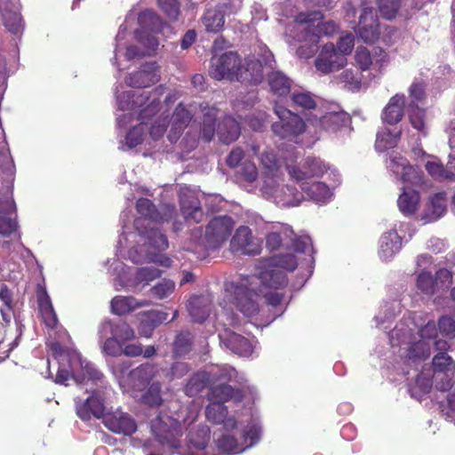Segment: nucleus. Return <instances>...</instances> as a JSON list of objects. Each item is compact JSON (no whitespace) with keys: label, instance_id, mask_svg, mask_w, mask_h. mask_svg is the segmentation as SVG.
Returning a JSON list of instances; mask_svg holds the SVG:
<instances>
[{"label":"nucleus","instance_id":"nucleus-1","mask_svg":"<svg viewBox=\"0 0 455 455\" xmlns=\"http://www.w3.org/2000/svg\"><path fill=\"white\" fill-rule=\"evenodd\" d=\"M354 59L356 67L344 69L338 77L339 83L351 92H358L362 88L363 71L372 69L381 74L390 60L388 53L379 46H372L371 49L357 46Z\"/></svg>","mask_w":455,"mask_h":455},{"label":"nucleus","instance_id":"nucleus-2","mask_svg":"<svg viewBox=\"0 0 455 455\" xmlns=\"http://www.w3.org/2000/svg\"><path fill=\"white\" fill-rule=\"evenodd\" d=\"M151 431L164 451L174 453L180 448L181 429L173 418L157 416L151 420Z\"/></svg>","mask_w":455,"mask_h":455},{"label":"nucleus","instance_id":"nucleus-3","mask_svg":"<svg viewBox=\"0 0 455 455\" xmlns=\"http://www.w3.org/2000/svg\"><path fill=\"white\" fill-rule=\"evenodd\" d=\"M323 19V14L320 11H313L307 12H299L295 16V22L298 24H307L306 28V36L303 37L305 41H309L314 44L311 53L316 51L319 38L322 36H332L338 30V26L334 21H326L318 23L316 27L313 24Z\"/></svg>","mask_w":455,"mask_h":455},{"label":"nucleus","instance_id":"nucleus-4","mask_svg":"<svg viewBox=\"0 0 455 455\" xmlns=\"http://www.w3.org/2000/svg\"><path fill=\"white\" fill-rule=\"evenodd\" d=\"M275 113L280 120L275 122L271 129L280 139L296 140L306 131V124L299 115L281 106L275 108Z\"/></svg>","mask_w":455,"mask_h":455},{"label":"nucleus","instance_id":"nucleus-5","mask_svg":"<svg viewBox=\"0 0 455 455\" xmlns=\"http://www.w3.org/2000/svg\"><path fill=\"white\" fill-rule=\"evenodd\" d=\"M242 60L237 52H228L218 58H212L210 68V76L218 81L227 79L230 82L237 79Z\"/></svg>","mask_w":455,"mask_h":455},{"label":"nucleus","instance_id":"nucleus-6","mask_svg":"<svg viewBox=\"0 0 455 455\" xmlns=\"http://www.w3.org/2000/svg\"><path fill=\"white\" fill-rule=\"evenodd\" d=\"M234 220L229 216H218L210 220L205 228V246L217 249L230 236L234 228Z\"/></svg>","mask_w":455,"mask_h":455},{"label":"nucleus","instance_id":"nucleus-7","mask_svg":"<svg viewBox=\"0 0 455 455\" xmlns=\"http://www.w3.org/2000/svg\"><path fill=\"white\" fill-rule=\"evenodd\" d=\"M164 88L163 85L156 87L150 95L144 93L136 95L135 92H128L127 97L132 100V108L142 107L147 104L142 109L140 110L138 119L146 124V121L154 116L161 108L160 97L163 95Z\"/></svg>","mask_w":455,"mask_h":455},{"label":"nucleus","instance_id":"nucleus-8","mask_svg":"<svg viewBox=\"0 0 455 455\" xmlns=\"http://www.w3.org/2000/svg\"><path fill=\"white\" fill-rule=\"evenodd\" d=\"M355 32L365 43L372 44L379 38V20L372 7L362 8Z\"/></svg>","mask_w":455,"mask_h":455},{"label":"nucleus","instance_id":"nucleus-9","mask_svg":"<svg viewBox=\"0 0 455 455\" xmlns=\"http://www.w3.org/2000/svg\"><path fill=\"white\" fill-rule=\"evenodd\" d=\"M346 64V57L336 50L333 44H324L315 60V68L323 74L339 70Z\"/></svg>","mask_w":455,"mask_h":455},{"label":"nucleus","instance_id":"nucleus-10","mask_svg":"<svg viewBox=\"0 0 455 455\" xmlns=\"http://www.w3.org/2000/svg\"><path fill=\"white\" fill-rule=\"evenodd\" d=\"M307 121L315 129L336 132L351 124V116L344 110H338L326 112L320 117H308Z\"/></svg>","mask_w":455,"mask_h":455},{"label":"nucleus","instance_id":"nucleus-11","mask_svg":"<svg viewBox=\"0 0 455 455\" xmlns=\"http://www.w3.org/2000/svg\"><path fill=\"white\" fill-rule=\"evenodd\" d=\"M330 169L321 158L307 156L304 159L301 167L291 166L288 168L291 177L297 181H303L309 178H319Z\"/></svg>","mask_w":455,"mask_h":455},{"label":"nucleus","instance_id":"nucleus-12","mask_svg":"<svg viewBox=\"0 0 455 455\" xmlns=\"http://www.w3.org/2000/svg\"><path fill=\"white\" fill-rule=\"evenodd\" d=\"M232 251H240L246 255H258L261 251V246L258 239L252 235L251 229L247 226H240L231 238Z\"/></svg>","mask_w":455,"mask_h":455},{"label":"nucleus","instance_id":"nucleus-13","mask_svg":"<svg viewBox=\"0 0 455 455\" xmlns=\"http://www.w3.org/2000/svg\"><path fill=\"white\" fill-rule=\"evenodd\" d=\"M105 410V398L100 390L92 391L88 398L77 402L76 405V415L84 421L90 420L92 417L103 419L106 415Z\"/></svg>","mask_w":455,"mask_h":455},{"label":"nucleus","instance_id":"nucleus-14","mask_svg":"<svg viewBox=\"0 0 455 455\" xmlns=\"http://www.w3.org/2000/svg\"><path fill=\"white\" fill-rule=\"evenodd\" d=\"M104 426L113 433L131 435L137 430L135 420L120 411L108 412L103 418Z\"/></svg>","mask_w":455,"mask_h":455},{"label":"nucleus","instance_id":"nucleus-15","mask_svg":"<svg viewBox=\"0 0 455 455\" xmlns=\"http://www.w3.org/2000/svg\"><path fill=\"white\" fill-rule=\"evenodd\" d=\"M234 292V304L245 316L255 315L259 312V305L254 299L255 294L243 284H230Z\"/></svg>","mask_w":455,"mask_h":455},{"label":"nucleus","instance_id":"nucleus-16","mask_svg":"<svg viewBox=\"0 0 455 455\" xmlns=\"http://www.w3.org/2000/svg\"><path fill=\"white\" fill-rule=\"evenodd\" d=\"M16 205L11 196L0 197V235L10 236L17 230Z\"/></svg>","mask_w":455,"mask_h":455},{"label":"nucleus","instance_id":"nucleus-17","mask_svg":"<svg viewBox=\"0 0 455 455\" xmlns=\"http://www.w3.org/2000/svg\"><path fill=\"white\" fill-rule=\"evenodd\" d=\"M0 13L5 28L13 35L21 34L24 28L20 9L11 0L0 1Z\"/></svg>","mask_w":455,"mask_h":455},{"label":"nucleus","instance_id":"nucleus-18","mask_svg":"<svg viewBox=\"0 0 455 455\" xmlns=\"http://www.w3.org/2000/svg\"><path fill=\"white\" fill-rule=\"evenodd\" d=\"M39 312L45 325L54 329L58 325V317L44 283H37L36 288Z\"/></svg>","mask_w":455,"mask_h":455},{"label":"nucleus","instance_id":"nucleus-19","mask_svg":"<svg viewBox=\"0 0 455 455\" xmlns=\"http://www.w3.org/2000/svg\"><path fill=\"white\" fill-rule=\"evenodd\" d=\"M159 77L156 63H147L141 69L130 74L125 83L131 87L147 88L157 83Z\"/></svg>","mask_w":455,"mask_h":455},{"label":"nucleus","instance_id":"nucleus-20","mask_svg":"<svg viewBox=\"0 0 455 455\" xmlns=\"http://www.w3.org/2000/svg\"><path fill=\"white\" fill-rule=\"evenodd\" d=\"M219 336L226 347L238 355L249 356L253 352V347L250 339L236 332L225 330V331L223 333H220Z\"/></svg>","mask_w":455,"mask_h":455},{"label":"nucleus","instance_id":"nucleus-21","mask_svg":"<svg viewBox=\"0 0 455 455\" xmlns=\"http://www.w3.org/2000/svg\"><path fill=\"white\" fill-rule=\"evenodd\" d=\"M263 78L261 62L255 58H245L241 63L235 81L251 84H258Z\"/></svg>","mask_w":455,"mask_h":455},{"label":"nucleus","instance_id":"nucleus-22","mask_svg":"<svg viewBox=\"0 0 455 455\" xmlns=\"http://www.w3.org/2000/svg\"><path fill=\"white\" fill-rule=\"evenodd\" d=\"M134 227L141 236L147 238L148 244L156 251H164L169 247L166 235L157 228L144 226L142 219H136Z\"/></svg>","mask_w":455,"mask_h":455},{"label":"nucleus","instance_id":"nucleus-23","mask_svg":"<svg viewBox=\"0 0 455 455\" xmlns=\"http://www.w3.org/2000/svg\"><path fill=\"white\" fill-rule=\"evenodd\" d=\"M159 373V367L155 363H141L129 373V379L133 387L141 390Z\"/></svg>","mask_w":455,"mask_h":455},{"label":"nucleus","instance_id":"nucleus-24","mask_svg":"<svg viewBox=\"0 0 455 455\" xmlns=\"http://www.w3.org/2000/svg\"><path fill=\"white\" fill-rule=\"evenodd\" d=\"M208 400L211 403L225 405V403L234 400L241 402L243 398V391L228 384H220L212 387L208 394Z\"/></svg>","mask_w":455,"mask_h":455},{"label":"nucleus","instance_id":"nucleus-25","mask_svg":"<svg viewBox=\"0 0 455 455\" xmlns=\"http://www.w3.org/2000/svg\"><path fill=\"white\" fill-rule=\"evenodd\" d=\"M405 96L404 94H395L390 98L388 103L384 108L381 118L384 123L390 125L398 124L404 115Z\"/></svg>","mask_w":455,"mask_h":455},{"label":"nucleus","instance_id":"nucleus-26","mask_svg":"<svg viewBox=\"0 0 455 455\" xmlns=\"http://www.w3.org/2000/svg\"><path fill=\"white\" fill-rule=\"evenodd\" d=\"M259 278L265 288L273 290L283 289L288 283V277L284 271L269 267L267 263L259 272Z\"/></svg>","mask_w":455,"mask_h":455},{"label":"nucleus","instance_id":"nucleus-27","mask_svg":"<svg viewBox=\"0 0 455 455\" xmlns=\"http://www.w3.org/2000/svg\"><path fill=\"white\" fill-rule=\"evenodd\" d=\"M180 212L188 222L200 223L204 219V212L200 201L194 196H180Z\"/></svg>","mask_w":455,"mask_h":455},{"label":"nucleus","instance_id":"nucleus-28","mask_svg":"<svg viewBox=\"0 0 455 455\" xmlns=\"http://www.w3.org/2000/svg\"><path fill=\"white\" fill-rule=\"evenodd\" d=\"M217 132L222 143L230 144L241 134L240 123L231 116H225L218 125Z\"/></svg>","mask_w":455,"mask_h":455},{"label":"nucleus","instance_id":"nucleus-29","mask_svg":"<svg viewBox=\"0 0 455 455\" xmlns=\"http://www.w3.org/2000/svg\"><path fill=\"white\" fill-rule=\"evenodd\" d=\"M108 331L123 345L135 338L134 330L124 321L118 323L111 320L105 321L101 325V332Z\"/></svg>","mask_w":455,"mask_h":455},{"label":"nucleus","instance_id":"nucleus-30","mask_svg":"<svg viewBox=\"0 0 455 455\" xmlns=\"http://www.w3.org/2000/svg\"><path fill=\"white\" fill-rule=\"evenodd\" d=\"M187 307L193 322L198 323H204L211 312V304L204 296L191 297Z\"/></svg>","mask_w":455,"mask_h":455},{"label":"nucleus","instance_id":"nucleus-31","mask_svg":"<svg viewBox=\"0 0 455 455\" xmlns=\"http://www.w3.org/2000/svg\"><path fill=\"white\" fill-rule=\"evenodd\" d=\"M228 4L218 5L214 9L207 10L203 18L202 21L205 27L206 31L212 33H217L220 31L225 24V11Z\"/></svg>","mask_w":455,"mask_h":455},{"label":"nucleus","instance_id":"nucleus-32","mask_svg":"<svg viewBox=\"0 0 455 455\" xmlns=\"http://www.w3.org/2000/svg\"><path fill=\"white\" fill-rule=\"evenodd\" d=\"M402 239L395 230L383 234L380 238L379 256L384 260H389L401 249Z\"/></svg>","mask_w":455,"mask_h":455},{"label":"nucleus","instance_id":"nucleus-33","mask_svg":"<svg viewBox=\"0 0 455 455\" xmlns=\"http://www.w3.org/2000/svg\"><path fill=\"white\" fill-rule=\"evenodd\" d=\"M147 305V301H138L132 296H116L111 300V310L117 315H124Z\"/></svg>","mask_w":455,"mask_h":455},{"label":"nucleus","instance_id":"nucleus-34","mask_svg":"<svg viewBox=\"0 0 455 455\" xmlns=\"http://www.w3.org/2000/svg\"><path fill=\"white\" fill-rule=\"evenodd\" d=\"M211 439V430L206 425H198L190 429L188 434L189 448L203 451L208 446Z\"/></svg>","mask_w":455,"mask_h":455},{"label":"nucleus","instance_id":"nucleus-35","mask_svg":"<svg viewBox=\"0 0 455 455\" xmlns=\"http://www.w3.org/2000/svg\"><path fill=\"white\" fill-rule=\"evenodd\" d=\"M419 203V194L412 188H404L400 195L397 204L401 212L404 215H411L416 212Z\"/></svg>","mask_w":455,"mask_h":455},{"label":"nucleus","instance_id":"nucleus-36","mask_svg":"<svg viewBox=\"0 0 455 455\" xmlns=\"http://www.w3.org/2000/svg\"><path fill=\"white\" fill-rule=\"evenodd\" d=\"M138 23L145 32L155 34L161 30L163 20L154 11L145 10L139 14Z\"/></svg>","mask_w":455,"mask_h":455},{"label":"nucleus","instance_id":"nucleus-37","mask_svg":"<svg viewBox=\"0 0 455 455\" xmlns=\"http://www.w3.org/2000/svg\"><path fill=\"white\" fill-rule=\"evenodd\" d=\"M267 82L273 93L278 96L287 95L291 92V79L280 71H272Z\"/></svg>","mask_w":455,"mask_h":455},{"label":"nucleus","instance_id":"nucleus-38","mask_svg":"<svg viewBox=\"0 0 455 455\" xmlns=\"http://www.w3.org/2000/svg\"><path fill=\"white\" fill-rule=\"evenodd\" d=\"M217 449L220 452L227 455H234L244 451L243 443H239L234 435L229 433L223 434L215 441Z\"/></svg>","mask_w":455,"mask_h":455},{"label":"nucleus","instance_id":"nucleus-39","mask_svg":"<svg viewBox=\"0 0 455 455\" xmlns=\"http://www.w3.org/2000/svg\"><path fill=\"white\" fill-rule=\"evenodd\" d=\"M0 300L3 307H0L2 319L5 323H9L14 312L13 293L7 284H0Z\"/></svg>","mask_w":455,"mask_h":455},{"label":"nucleus","instance_id":"nucleus-40","mask_svg":"<svg viewBox=\"0 0 455 455\" xmlns=\"http://www.w3.org/2000/svg\"><path fill=\"white\" fill-rule=\"evenodd\" d=\"M446 212V200L444 194L437 193L434 195L429 201L427 212H426L423 219L431 222L438 220Z\"/></svg>","mask_w":455,"mask_h":455},{"label":"nucleus","instance_id":"nucleus-41","mask_svg":"<svg viewBox=\"0 0 455 455\" xmlns=\"http://www.w3.org/2000/svg\"><path fill=\"white\" fill-rule=\"evenodd\" d=\"M265 263L268 264L269 267L279 268L284 272H293L298 267L297 258L291 253L273 256L266 259Z\"/></svg>","mask_w":455,"mask_h":455},{"label":"nucleus","instance_id":"nucleus-42","mask_svg":"<svg viewBox=\"0 0 455 455\" xmlns=\"http://www.w3.org/2000/svg\"><path fill=\"white\" fill-rule=\"evenodd\" d=\"M401 133V131L396 133H393L389 130L378 132L375 141L376 150L379 152H385L387 149L395 148L397 145Z\"/></svg>","mask_w":455,"mask_h":455},{"label":"nucleus","instance_id":"nucleus-43","mask_svg":"<svg viewBox=\"0 0 455 455\" xmlns=\"http://www.w3.org/2000/svg\"><path fill=\"white\" fill-rule=\"evenodd\" d=\"M408 116L412 127L426 135V109L419 108V106L413 102L410 103Z\"/></svg>","mask_w":455,"mask_h":455},{"label":"nucleus","instance_id":"nucleus-44","mask_svg":"<svg viewBox=\"0 0 455 455\" xmlns=\"http://www.w3.org/2000/svg\"><path fill=\"white\" fill-rule=\"evenodd\" d=\"M381 17L387 20L395 19L402 8L403 0H376Z\"/></svg>","mask_w":455,"mask_h":455},{"label":"nucleus","instance_id":"nucleus-45","mask_svg":"<svg viewBox=\"0 0 455 455\" xmlns=\"http://www.w3.org/2000/svg\"><path fill=\"white\" fill-rule=\"evenodd\" d=\"M192 335L190 332H180L173 342V355L175 357H181L191 351Z\"/></svg>","mask_w":455,"mask_h":455},{"label":"nucleus","instance_id":"nucleus-46","mask_svg":"<svg viewBox=\"0 0 455 455\" xmlns=\"http://www.w3.org/2000/svg\"><path fill=\"white\" fill-rule=\"evenodd\" d=\"M291 100L292 103L303 112L315 109L316 107L315 96L308 92H293L291 94Z\"/></svg>","mask_w":455,"mask_h":455},{"label":"nucleus","instance_id":"nucleus-47","mask_svg":"<svg viewBox=\"0 0 455 455\" xmlns=\"http://www.w3.org/2000/svg\"><path fill=\"white\" fill-rule=\"evenodd\" d=\"M301 188L309 197L315 201H322L330 194L328 186L320 181L313 182L306 187L303 186Z\"/></svg>","mask_w":455,"mask_h":455},{"label":"nucleus","instance_id":"nucleus-48","mask_svg":"<svg viewBox=\"0 0 455 455\" xmlns=\"http://www.w3.org/2000/svg\"><path fill=\"white\" fill-rule=\"evenodd\" d=\"M136 210L138 213L141 216L140 219L143 220V222L146 220L153 221L154 218L156 217L157 209L156 205L153 204V202L148 198H139L136 202Z\"/></svg>","mask_w":455,"mask_h":455},{"label":"nucleus","instance_id":"nucleus-49","mask_svg":"<svg viewBox=\"0 0 455 455\" xmlns=\"http://www.w3.org/2000/svg\"><path fill=\"white\" fill-rule=\"evenodd\" d=\"M228 415V408L223 404L218 403H211L205 409V416L207 419L214 424H220L221 420L225 419Z\"/></svg>","mask_w":455,"mask_h":455},{"label":"nucleus","instance_id":"nucleus-50","mask_svg":"<svg viewBox=\"0 0 455 455\" xmlns=\"http://www.w3.org/2000/svg\"><path fill=\"white\" fill-rule=\"evenodd\" d=\"M207 380H208V379L206 378V375L204 373L197 372V373L193 374L189 378V379L185 387L186 393L188 395H196L197 393L201 392L206 387Z\"/></svg>","mask_w":455,"mask_h":455},{"label":"nucleus","instance_id":"nucleus-51","mask_svg":"<svg viewBox=\"0 0 455 455\" xmlns=\"http://www.w3.org/2000/svg\"><path fill=\"white\" fill-rule=\"evenodd\" d=\"M145 125L144 123L140 122V124L133 126L127 132L125 143L128 148H132L142 143L146 132Z\"/></svg>","mask_w":455,"mask_h":455},{"label":"nucleus","instance_id":"nucleus-52","mask_svg":"<svg viewBox=\"0 0 455 455\" xmlns=\"http://www.w3.org/2000/svg\"><path fill=\"white\" fill-rule=\"evenodd\" d=\"M158 7L171 21H176L180 14L178 0H157Z\"/></svg>","mask_w":455,"mask_h":455},{"label":"nucleus","instance_id":"nucleus-53","mask_svg":"<svg viewBox=\"0 0 455 455\" xmlns=\"http://www.w3.org/2000/svg\"><path fill=\"white\" fill-rule=\"evenodd\" d=\"M143 401L150 406H159L162 404L161 384L159 382H153L149 386L147 392L143 395Z\"/></svg>","mask_w":455,"mask_h":455},{"label":"nucleus","instance_id":"nucleus-54","mask_svg":"<svg viewBox=\"0 0 455 455\" xmlns=\"http://www.w3.org/2000/svg\"><path fill=\"white\" fill-rule=\"evenodd\" d=\"M425 168L428 174L435 180H449L448 164L444 167L440 161H428L425 164Z\"/></svg>","mask_w":455,"mask_h":455},{"label":"nucleus","instance_id":"nucleus-55","mask_svg":"<svg viewBox=\"0 0 455 455\" xmlns=\"http://www.w3.org/2000/svg\"><path fill=\"white\" fill-rule=\"evenodd\" d=\"M435 280L428 272H422L417 278V287L423 293L431 295L435 290Z\"/></svg>","mask_w":455,"mask_h":455},{"label":"nucleus","instance_id":"nucleus-56","mask_svg":"<svg viewBox=\"0 0 455 455\" xmlns=\"http://www.w3.org/2000/svg\"><path fill=\"white\" fill-rule=\"evenodd\" d=\"M175 283L171 280H163L151 288L152 295L159 299H163L172 294L174 291Z\"/></svg>","mask_w":455,"mask_h":455},{"label":"nucleus","instance_id":"nucleus-57","mask_svg":"<svg viewBox=\"0 0 455 455\" xmlns=\"http://www.w3.org/2000/svg\"><path fill=\"white\" fill-rule=\"evenodd\" d=\"M177 216L176 207L173 204H164L160 210H156V217L153 222L164 223L170 222Z\"/></svg>","mask_w":455,"mask_h":455},{"label":"nucleus","instance_id":"nucleus-58","mask_svg":"<svg viewBox=\"0 0 455 455\" xmlns=\"http://www.w3.org/2000/svg\"><path fill=\"white\" fill-rule=\"evenodd\" d=\"M238 174L243 180L251 183L258 178V169L254 163L245 161L242 164Z\"/></svg>","mask_w":455,"mask_h":455},{"label":"nucleus","instance_id":"nucleus-59","mask_svg":"<svg viewBox=\"0 0 455 455\" xmlns=\"http://www.w3.org/2000/svg\"><path fill=\"white\" fill-rule=\"evenodd\" d=\"M260 164L269 173L273 174L278 169V161L273 151L266 150L259 156Z\"/></svg>","mask_w":455,"mask_h":455},{"label":"nucleus","instance_id":"nucleus-60","mask_svg":"<svg viewBox=\"0 0 455 455\" xmlns=\"http://www.w3.org/2000/svg\"><path fill=\"white\" fill-rule=\"evenodd\" d=\"M168 313L159 311V310H152L146 314L145 322L149 325L151 329H155L161 323L164 322H168Z\"/></svg>","mask_w":455,"mask_h":455},{"label":"nucleus","instance_id":"nucleus-61","mask_svg":"<svg viewBox=\"0 0 455 455\" xmlns=\"http://www.w3.org/2000/svg\"><path fill=\"white\" fill-rule=\"evenodd\" d=\"M192 117V114L185 108L182 103H180L172 114V121L176 122V124L188 126Z\"/></svg>","mask_w":455,"mask_h":455},{"label":"nucleus","instance_id":"nucleus-62","mask_svg":"<svg viewBox=\"0 0 455 455\" xmlns=\"http://www.w3.org/2000/svg\"><path fill=\"white\" fill-rule=\"evenodd\" d=\"M191 370L190 365L185 362H174L168 372V377L170 380L174 379H181L185 375H187Z\"/></svg>","mask_w":455,"mask_h":455},{"label":"nucleus","instance_id":"nucleus-63","mask_svg":"<svg viewBox=\"0 0 455 455\" xmlns=\"http://www.w3.org/2000/svg\"><path fill=\"white\" fill-rule=\"evenodd\" d=\"M199 109L203 113L202 123L216 124L220 109L215 105L210 106L207 102H202L199 104Z\"/></svg>","mask_w":455,"mask_h":455},{"label":"nucleus","instance_id":"nucleus-64","mask_svg":"<svg viewBox=\"0 0 455 455\" xmlns=\"http://www.w3.org/2000/svg\"><path fill=\"white\" fill-rule=\"evenodd\" d=\"M409 95L411 99V103L422 101L426 98L425 84L420 82H413L409 88Z\"/></svg>","mask_w":455,"mask_h":455}]
</instances>
